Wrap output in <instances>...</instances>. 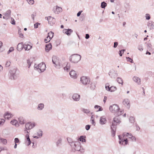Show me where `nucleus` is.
<instances>
[{"instance_id":"nucleus-38","label":"nucleus","mask_w":154,"mask_h":154,"mask_svg":"<svg viewBox=\"0 0 154 154\" xmlns=\"http://www.w3.org/2000/svg\"><path fill=\"white\" fill-rule=\"evenodd\" d=\"M107 5V4L105 2H103L101 4V7L102 8H105Z\"/></svg>"},{"instance_id":"nucleus-4","label":"nucleus","mask_w":154,"mask_h":154,"mask_svg":"<svg viewBox=\"0 0 154 154\" xmlns=\"http://www.w3.org/2000/svg\"><path fill=\"white\" fill-rule=\"evenodd\" d=\"M59 58L55 55H53L52 57V62L54 64L55 66L57 68H60L62 67V65L60 64L59 62Z\"/></svg>"},{"instance_id":"nucleus-63","label":"nucleus","mask_w":154,"mask_h":154,"mask_svg":"<svg viewBox=\"0 0 154 154\" xmlns=\"http://www.w3.org/2000/svg\"><path fill=\"white\" fill-rule=\"evenodd\" d=\"M36 13L35 12L33 13V14L31 15V17L33 19V21L34 20V17L36 16Z\"/></svg>"},{"instance_id":"nucleus-33","label":"nucleus","mask_w":154,"mask_h":154,"mask_svg":"<svg viewBox=\"0 0 154 154\" xmlns=\"http://www.w3.org/2000/svg\"><path fill=\"white\" fill-rule=\"evenodd\" d=\"M96 84L94 82H91L90 85V88L91 90H94L96 87Z\"/></svg>"},{"instance_id":"nucleus-10","label":"nucleus","mask_w":154,"mask_h":154,"mask_svg":"<svg viewBox=\"0 0 154 154\" xmlns=\"http://www.w3.org/2000/svg\"><path fill=\"white\" fill-rule=\"evenodd\" d=\"M45 19L48 21V23L51 26H52L54 24H55V19L53 17H52L51 16L48 17H46Z\"/></svg>"},{"instance_id":"nucleus-41","label":"nucleus","mask_w":154,"mask_h":154,"mask_svg":"<svg viewBox=\"0 0 154 154\" xmlns=\"http://www.w3.org/2000/svg\"><path fill=\"white\" fill-rule=\"evenodd\" d=\"M109 89L110 91H109L112 92L116 91L117 89V88L115 86H111V87H110Z\"/></svg>"},{"instance_id":"nucleus-57","label":"nucleus","mask_w":154,"mask_h":154,"mask_svg":"<svg viewBox=\"0 0 154 154\" xmlns=\"http://www.w3.org/2000/svg\"><path fill=\"white\" fill-rule=\"evenodd\" d=\"M91 125H87L85 126V128L87 131L89 130L91 128Z\"/></svg>"},{"instance_id":"nucleus-50","label":"nucleus","mask_w":154,"mask_h":154,"mask_svg":"<svg viewBox=\"0 0 154 154\" xmlns=\"http://www.w3.org/2000/svg\"><path fill=\"white\" fill-rule=\"evenodd\" d=\"M14 50L13 47H11L9 48V50L7 52L8 54H10L11 52L13 51Z\"/></svg>"},{"instance_id":"nucleus-12","label":"nucleus","mask_w":154,"mask_h":154,"mask_svg":"<svg viewBox=\"0 0 154 154\" xmlns=\"http://www.w3.org/2000/svg\"><path fill=\"white\" fill-rule=\"evenodd\" d=\"M73 32V30L70 29H64L63 30V32L66 34L68 36L70 35L71 33L72 32Z\"/></svg>"},{"instance_id":"nucleus-60","label":"nucleus","mask_w":154,"mask_h":154,"mask_svg":"<svg viewBox=\"0 0 154 154\" xmlns=\"http://www.w3.org/2000/svg\"><path fill=\"white\" fill-rule=\"evenodd\" d=\"M11 64L10 61H7L6 63L5 64V66L7 67H8L10 66Z\"/></svg>"},{"instance_id":"nucleus-9","label":"nucleus","mask_w":154,"mask_h":154,"mask_svg":"<svg viewBox=\"0 0 154 154\" xmlns=\"http://www.w3.org/2000/svg\"><path fill=\"white\" fill-rule=\"evenodd\" d=\"M81 144L80 142L79 141H75V143H74V151H73L75 152V151H80L81 150Z\"/></svg>"},{"instance_id":"nucleus-7","label":"nucleus","mask_w":154,"mask_h":154,"mask_svg":"<svg viewBox=\"0 0 154 154\" xmlns=\"http://www.w3.org/2000/svg\"><path fill=\"white\" fill-rule=\"evenodd\" d=\"M109 109L111 112L115 113L118 112V110L120 109V108L117 105L114 104L110 106Z\"/></svg>"},{"instance_id":"nucleus-27","label":"nucleus","mask_w":154,"mask_h":154,"mask_svg":"<svg viewBox=\"0 0 154 154\" xmlns=\"http://www.w3.org/2000/svg\"><path fill=\"white\" fill-rule=\"evenodd\" d=\"M44 107V105L43 103H40L38 104L37 109L38 110H42Z\"/></svg>"},{"instance_id":"nucleus-31","label":"nucleus","mask_w":154,"mask_h":154,"mask_svg":"<svg viewBox=\"0 0 154 154\" xmlns=\"http://www.w3.org/2000/svg\"><path fill=\"white\" fill-rule=\"evenodd\" d=\"M123 113V111H122L120 110V109L119 110H118V112H117L115 113L116 114V116H118V117H119V116L121 115Z\"/></svg>"},{"instance_id":"nucleus-8","label":"nucleus","mask_w":154,"mask_h":154,"mask_svg":"<svg viewBox=\"0 0 154 154\" xmlns=\"http://www.w3.org/2000/svg\"><path fill=\"white\" fill-rule=\"evenodd\" d=\"M118 138L119 140V143L121 144L126 145L128 144V139L123 138L120 135H118Z\"/></svg>"},{"instance_id":"nucleus-46","label":"nucleus","mask_w":154,"mask_h":154,"mask_svg":"<svg viewBox=\"0 0 154 154\" xmlns=\"http://www.w3.org/2000/svg\"><path fill=\"white\" fill-rule=\"evenodd\" d=\"M124 7L126 9H129V5L127 2H125L124 4Z\"/></svg>"},{"instance_id":"nucleus-17","label":"nucleus","mask_w":154,"mask_h":154,"mask_svg":"<svg viewBox=\"0 0 154 154\" xmlns=\"http://www.w3.org/2000/svg\"><path fill=\"white\" fill-rule=\"evenodd\" d=\"M52 48V44L51 43H49L48 44H46L45 45V50L46 52H48Z\"/></svg>"},{"instance_id":"nucleus-20","label":"nucleus","mask_w":154,"mask_h":154,"mask_svg":"<svg viewBox=\"0 0 154 154\" xmlns=\"http://www.w3.org/2000/svg\"><path fill=\"white\" fill-rule=\"evenodd\" d=\"M32 46L29 45L26 42H25L24 44V48L25 51L29 50L32 48Z\"/></svg>"},{"instance_id":"nucleus-40","label":"nucleus","mask_w":154,"mask_h":154,"mask_svg":"<svg viewBox=\"0 0 154 154\" xmlns=\"http://www.w3.org/2000/svg\"><path fill=\"white\" fill-rule=\"evenodd\" d=\"M35 125V122L32 123L30 122V125L29 127L28 130H30L33 128Z\"/></svg>"},{"instance_id":"nucleus-2","label":"nucleus","mask_w":154,"mask_h":154,"mask_svg":"<svg viewBox=\"0 0 154 154\" xmlns=\"http://www.w3.org/2000/svg\"><path fill=\"white\" fill-rule=\"evenodd\" d=\"M81 55L79 54H72L69 57V60L72 63H77L81 60Z\"/></svg>"},{"instance_id":"nucleus-59","label":"nucleus","mask_w":154,"mask_h":154,"mask_svg":"<svg viewBox=\"0 0 154 154\" xmlns=\"http://www.w3.org/2000/svg\"><path fill=\"white\" fill-rule=\"evenodd\" d=\"M30 122L27 123L25 125V129H28L30 125Z\"/></svg>"},{"instance_id":"nucleus-11","label":"nucleus","mask_w":154,"mask_h":154,"mask_svg":"<svg viewBox=\"0 0 154 154\" xmlns=\"http://www.w3.org/2000/svg\"><path fill=\"white\" fill-rule=\"evenodd\" d=\"M109 75L112 78L115 79L118 76L117 73L115 71L112 69L109 71Z\"/></svg>"},{"instance_id":"nucleus-14","label":"nucleus","mask_w":154,"mask_h":154,"mask_svg":"<svg viewBox=\"0 0 154 154\" xmlns=\"http://www.w3.org/2000/svg\"><path fill=\"white\" fill-rule=\"evenodd\" d=\"M25 143L27 146H29L31 143V141L29 134H26L25 135Z\"/></svg>"},{"instance_id":"nucleus-16","label":"nucleus","mask_w":154,"mask_h":154,"mask_svg":"<svg viewBox=\"0 0 154 154\" xmlns=\"http://www.w3.org/2000/svg\"><path fill=\"white\" fill-rule=\"evenodd\" d=\"M123 104L125 105L126 107L128 108L129 109L130 108V101L128 99H124L123 102Z\"/></svg>"},{"instance_id":"nucleus-45","label":"nucleus","mask_w":154,"mask_h":154,"mask_svg":"<svg viewBox=\"0 0 154 154\" xmlns=\"http://www.w3.org/2000/svg\"><path fill=\"white\" fill-rule=\"evenodd\" d=\"M105 87L106 88V90L109 91H110V85H109V84L108 83H106L105 85Z\"/></svg>"},{"instance_id":"nucleus-26","label":"nucleus","mask_w":154,"mask_h":154,"mask_svg":"<svg viewBox=\"0 0 154 154\" xmlns=\"http://www.w3.org/2000/svg\"><path fill=\"white\" fill-rule=\"evenodd\" d=\"M133 81L136 82L138 84H140V79L138 77L134 76L133 78Z\"/></svg>"},{"instance_id":"nucleus-1","label":"nucleus","mask_w":154,"mask_h":154,"mask_svg":"<svg viewBox=\"0 0 154 154\" xmlns=\"http://www.w3.org/2000/svg\"><path fill=\"white\" fill-rule=\"evenodd\" d=\"M120 119L118 116H116L113 119L112 124L110 125L111 132L113 137H115L116 135L117 125L119 124L121 122Z\"/></svg>"},{"instance_id":"nucleus-21","label":"nucleus","mask_w":154,"mask_h":154,"mask_svg":"<svg viewBox=\"0 0 154 154\" xmlns=\"http://www.w3.org/2000/svg\"><path fill=\"white\" fill-rule=\"evenodd\" d=\"M11 11L10 10H8L6 11V12L3 14V15H5L8 19H9L11 17Z\"/></svg>"},{"instance_id":"nucleus-28","label":"nucleus","mask_w":154,"mask_h":154,"mask_svg":"<svg viewBox=\"0 0 154 154\" xmlns=\"http://www.w3.org/2000/svg\"><path fill=\"white\" fill-rule=\"evenodd\" d=\"M18 119L20 125H23L25 123V122L23 117H20Z\"/></svg>"},{"instance_id":"nucleus-42","label":"nucleus","mask_w":154,"mask_h":154,"mask_svg":"<svg viewBox=\"0 0 154 154\" xmlns=\"http://www.w3.org/2000/svg\"><path fill=\"white\" fill-rule=\"evenodd\" d=\"M37 134L39 137H41L43 135V131L42 130L39 129L38 131L37 132Z\"/></svg>"},{"instance_id":"nucleus-53","label":"nucleus","mask_w":154,"mask_h":154,"mask_svg":"<svg viewBox=\"0 0 154 154\" xmlns=\"http://www.w3.org/2000/svg\"><path fill=\"white\" fill-rule=\"evenodd\" d=\"M29 4L33 5L34 3V0H26Z\"/></svg>"},{"instance_id":"nucleus-61","label":"nucleus","mask_w":154,"mask_h":154,"mask_svg":"<svg viewBox=\"0 0 154 154\" xmlns=\"http://www.w3.org/2000/svg\"><path fill=\"white\" fill-rule=\"evenodd\" d=\"M129 139H131L132 141H136V138L134 136H131V137H129Z\"/></svg>"},{"instance_id":"nucleus-48","label":"nucleus","mask_w":154,"mask_h":154,"mask_svg":"<svg viewBox=\"0 0 154 154\" xmlns=\"http://www.w3.org/2000/svg\"><path fill=\"white\" fill-rule=\"evenodd\" d=\"M51 35H52V37H53L54 35V33L52 31L48 33L47 38H48V37H50Z\"/></svg>"},{"instance_id":"nucleus-56","label":"nucleus","mask_w":154,"mask_h":154,"mask_svg":"<svg viewBox=\"0 0 154 154\" xmlns=\"http://www.w3.org/2000/svg\"><path fill=\"white\" fill-rule=\"evenodd\" d=\"M5 121V120L3 119H0V125H3Z\"/></svg>"},{"instance_id":"nucleus-23","label":"nucleus","mask_w":154,"mask_h":154,"mask_svg":"<svg viewBox=\"0 0 154 154\" xmlns=\"http://www.w3.org/2000/svg\"><path fill=\"white\" fill-rule=\"evenodd\" d=\"M10 123L13 125H15L16 127H18L19 126V124L18 123V122L16 120H11L10 122Z\"/></svg>"},{"instance_id":"nucleus-39","label":"nucleus","mask_w":154,"mask_h":154,"mask_svg":"<svg viewBox=\"0 0 154 154\" xmlns=\"http://www.w3.org/2000/svg\"><path fill=\"white\" fill-rule=\"evenodd\" d=\"M17 27L18 28V33L19 35V37L21 38H23V35L21 33V29L19 26H18Z\"/></svg>"},{"instance_id":"nucleus-51","label":"nucleus","mask_w":154,"mask_h":154,"mask_svg":"<svg viewBox=\"0 0 154 154\" xmlns=\"http://www.w3.org/2000/svg\"><path fill=\"white\" fill-rule=\"evenodd\" d=\"M14 142L15 143L17 144V143H20V141L18 138H15L14 140Z\"/></svg>"},{"instance_id":"nucleus-29","label":"nucleus","mask_w":154,"mask_h":154,"mask_svg":"<svg viewBox=\"0 0 154 154\" xmlns=\"http://www.w3.org/2000/svg\"><path fill=\"white\" fill-rule=\"evenodd\" d=\"M91 124L94 126L95 125L96 123L94 120V115H92L91 116Z\"/></svg>"},{"instance_id":"nucleus-3","label":"nucleus","mask_w":154,"mask_h":154,"mask_svg":"<svg viewBox=\"0 0 154 154\" xmlns=\"http://www.w3.org/2000/svg\"><path fill=\"white\" fill-rule=\"evenodd\" d=\"M9 72L10 73L9 78L11 79L15 80L18 76L19 71L16 68L11 69Z\"/></svg>"},{"instance_id":"nucleus-64","label":"nucleus","mask_w":154,"mask_h":154,"mask_svg":"<svg viewBox=\"0 0 154 154\" xmlns=\"http://www.w3.org/2000/svg\"><path fill=\"white\" fill-rule=\"evenodd\" d=\"M67 140L68 142L70 143L72 141H73L72 139L69 137H67Z\"/></svg>"},{"instance_id":"nucleus-30","label":"nucleus","mask_w":154,"mask_h":154,"mask_svg":"<svg viewBox=\"0 0 154 154\" xmlns=\"http://www.w3.org/2000/svg\"><path fill=\"white\" fill-rule=\"evenodd\" d=\"M70 64L67 63L66 66L63 68L64 70H66L67 72H68L70 69Z\"/></svg>"},{"instance_id":"nucleus-55","label":"nucleus","mask_w":154,"mask_h":154,"mask_svg":"<svg viewBox=\"0 0 154 154\" xmlns=\"http://www.w3.org/2000/svg\"><path fill=\"white\" fill-rule=\"evenodd\" d=\"M146 20H149L150 18V16L149 14H146Z\"/></svg>"},{"instance_id":"nucleus-22","label":"nucleus","mask_w":154,"mask_h":154,"mask_svg":"<svg viewBox=\"0 0 154 154\" xmlns=\"http://www.w3.org/2000/svg\"><path fill=\"white\" fill-rule=\"evenodd\" d=\"M106 122V118H103V117H101L100 119V123L101 125H103L105 124Z\"/></svg>"},{"instance_id":"nucleus-37","label":"nucleus","mask_w":154,"mask_h":154,"mask_svg":"<svg viewBox=\"0 0 154 154\" xmlns=\"http://www.w3.org/2000/svg\"><path fill=\"white\" fill-rule=\"evenodd\" d=\"M10 116L9 117H11V112H6L4 115V117L5 118H6L7 116Z\"/></svg>"},{"instance_id":"nucleus-47","label":"nucleus","mask_w":154,"mask_h":154,"mask_svg":"<svg viewBox=\"0 0 154 154\" xmlns=\"http://www.w3.org/2000/svg\"><path fill=\"white\" fill-rule=\"evenodd\" d=\"M126 58L127 61L130 62L131 63H134V61L133 59H131L129 57H126Z\"/></svg>"},{"instance_id":"nucleus-6","label":"nucleus","mask_w":154,"mask_h":154,"mask_svg":"<svg viewBox=\"0 0 154 154\" xmlns=\"http://www.w3.org/2000/svg\"><path fill=\"white\" fill-rule=\"evenodd\" d=\"M80 82L83 84L85 85L90 82V79L88 77L82 76L80 78Z\"/></svg>"},{"instance_id":"nucleus-44","label":"nucleus","mask_w":154,"mask_h":154,"mask_svg":"<svg viewBox=\"0 0 154 154\" xmlns=\"http://www.w3.org/2000/svg\"><path fill=\"white\" fill-rule=\"evenodd\" d=\"M135 118L134 117L131 116L129 118L130 122L131 123H134L135 122Z\"/></svg>"},{"instance_id":"nucleus-58","label":"nucleus","mask_w":154,"mask_h":154,"mask_svg":"<svg viewBox=\"0 0 154 154\" xmlns=\"http://www.w3.org/2000/svg\"><path fill=\"white\" fill-rule=\"evenodd\" d=\"M138 49L140 51H142L143 50V47L142 45H139L138 47Z\"/></svg>"},{"instance_id":"nucleus-36","label":"nucleus","mask_w":154,"mask_h":154,"mask_svg":"<svg viewBox=\"0 0 154 154\" xmlns=\"http://www.w3.org/2000/svg\"><path fill=\"white\" fill-rule=\"evenodd\" d=\"M123 137H124L125 136L128 137L129 138V137H131L133 136L132 134H130L129 133H126V132L124 133L123 134Z\"/></svg>"},{"instance_id":"nucleus-34","label":"nucleus","mask_w":154,"mask_h":154,"mask_svg":"<svg viewBox=\"0 0 154 154\" xmlns=\"http://www.w3.org/2000/svg\"><path fill=\"white\" fill-rule=\"evenodd\" d=\"M62 139L60 138L56 142V144L57 147L61 145Z\"/></svg>"},{"instance_id":"nucleus-15","label":"nucleus","mask_w":154,"mask_h":154,"mask_svg":"<svg viewBox=\"0 0 154 154\" xmlns=\"http://www.w3.org/2000/svg\"><path fill=\"white\" fill-rule=\"evenodd\" d=\"M23 48H24V44L23 42H22L19 43L17 45V49L19 51H21Z\"/></svg>"},{"instance_id":"nucleus-62","label":"nucleus","mask_w":154,"mask_h":154,"mask_svg":"<svg viewBox=\"0 0 154 154\" xmlns=\"http://www.w3.org/2000/svg\"><path fill=\"white\" fill-rule=\"evenodd\" d=\"M118 45V42H116L114 43V45L113 46V47L114 48H116L117 47Z\"/></svg>"},{"instance_id":"nucleus-25","label":"nucleus","mask_w":154,"mask_h":154,"mask_svg":"<svg viewBox=\"0 0 154 154\" xmlns=\"http://www.w3.org/2000/svg\"><path fill=\"white\" fill-rule=\"evenodd\" d=\"M153 22L152 21H150L147 24V26L150 29H154V25H153Z\"/></svg>"},{"instance_id":"nucleus-24","label":"nucleus","mask_w":154,"mask_h":154,"mask_svg":"<svg viewBox=\"0 0 154 154\" xmlns=\"http://www.w3.org/2000/svg\"><path fill=\"white\" fill-rule=\"evenodd\" d=\"M78 140L82 142H86V137L85 136L82 135L80 136L79 137H78Z\"/></svg>"},{"instance_id":"nucleus-13","label":"nucleus","mask_w":154,"mask_h":154,"mask_svg":"<svg viewBox=\"0 0 154 154\" xmlns=\"http://www.w3.org/2000/svg\"><path fill=\"white\" fill-rule=\"evenodd\" d=\"M53 11L55 13L58 14V12L62 11V9L61 7L56 6V7L54 8Z\"/></svg>"},{"instance_id":"nucleus-18","label":"nucleus","mask_w":154,"mask_h":154,"mask_svg":"<svg viewBox=\"0 0 154 154\" xmlns=\"http://www.w3.org/2000/svg\"><path fill=\"white\" fill-rule=\"evenodd\" d=\"M80 97V95L77 94H73L72 98L74 100L78 101L79 100Z\"/></svg>"},{"instance_id":"nucleus-49","label":"nucleus","mask_w":154,"mask_h":154,"mask_svg":"<svg viewBox=\"0 0 154 154\" xmlns=\"http://www.w3.org/2000/svg\"><path fill=\"white\" fill-rule=\"evenodd\" d=\"M10 18L11 19V24L13 25H15L16 24L15 21L14 19L11 17L9 19H10Z\"/></svg>"},{"instance_id":"nucleus-32","label":"nucleus","mask_w":154,"mask_h":154,"mask_svg":"<svg viewBox=\"0 0 154 154\" xmlns=\"http://www.w3.org/2000/svg\"><path fill=\"white\" fill-rule=\"evenodd\" d=\"M0 142L5 145H6L7 143V140L6 139L2 138H0Z\"/></svg>"},{"instance_id":"nucleus-35","label":"nucleus","mask_w":154,"mask_h":154,"mask_svg":"<svg viewBox=\"0 0 154 154\" xmlns=\"http://www.w3.org/2000/svg\"><path fill=\"white\" fill-rule=\"evenodd\" d=\"M117 82L120 84H121L122 85H123V81L122 79L121 78L118 77L117 79Z\"/></svg>"},{"instance_id":"nucleus-43","label":"nucleus","mask_w":154,"mask_h":154,"mask_svg":"<svg viewBox=\"0 0 154 154\" xmlns=\"http://www.w3.org/2000/svg\"><path fill=\"white\" fill-rule=\"evenodd\" d=\"M27 62L28 64V67L29 68L32 63V61L31 60V59L30 58L29 59H28L27 60Z\"/></svg>"},{"instance_id":"nucleus-19","label":"nucleus","mask_w":154,"mask_h":154,"mask_svg":"<svg viewBox=\"0 0 154 154\" xmlns=\"http://www.w3.org/2000/svg\"><path fill=\"white\" fill-rule=\"evenodd\" d=\"M69 75L72 78L76 79L77 77V74L76 72L73 70H72L69 73Z\"/></svg>"},{"instance_id":"nucleus-52","label":"nucleus","mask_w":154,"mask_h":154,"mask_svg":"<svg viewBox=\"0 0 154 154\" xmlns=\"http://www.w3.org/2000/svg\"><path fill=\"white\" fill-rule=\"evenodd\" d=\"M82 111L85 113H89L90 112V111L89 109H85L84 108L82 109Z\"/></svg>"},{"instance_id":"nucleus-5","label":"nucleus","mask_w":154,"mask_h":154,"mask_svg":"<svg viewBox=\"0 0 154 154\" xmlns=\"http://www.w3.org/2000/svg\"><path fill=\"white\" fill-rule=\"evenodd\" d=\"M35 65L36 64H35L34 66V69L38 70L40 73L43 72L45 69L46 65L44 63H40L36 66H35Z\"/></svg>"},{"instance_id":"nucleus-54","label":"nucleus","mask_w":154,"mask_h":154,"mask_svg":"<svg viewBox=\"0 0 154 154\" xmlns=\"http://www.w3.org/2000/svg\"><path fill=\"white\" fill-rule=\"evenodd\" d=\"M40 23L38 22L34 24V27L35 29H36L38 27V25H40Z\"/></svg>"}]
</instances>
